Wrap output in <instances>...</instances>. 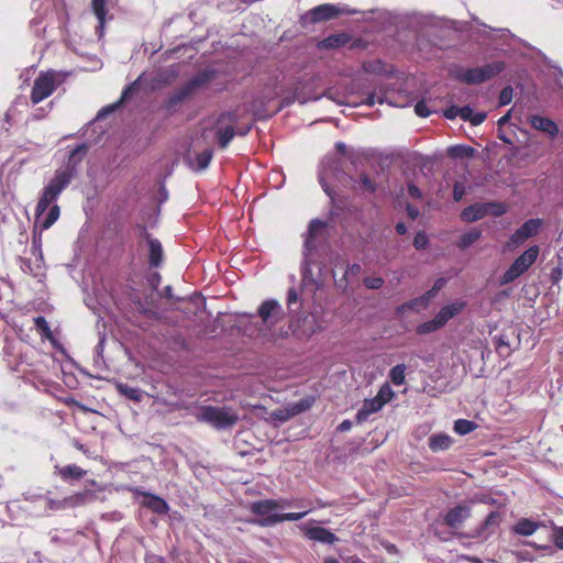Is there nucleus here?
I'll use <instances>...</instances> for the list:
<instances>
[{
	"label": "nucleus",
	"mask_w": 563,
	"mask_h": 563,
	"mask_svg": "<svg viewBox=\"0 0 563 563\" xmlns=\"http://www.w3.org/2000/svg\"><path fill=\"white\" fill-rule=\"evenodd\" d=\"M88 153L86 143L77 145L69 154L64 167L56 169L54 177L43 188L36 205V221L42 229H49L59 218L60 209L56 201L60 194L77 176L78 167Z\"/></svg>",
	"instance_id": "obj_1"
},
{
	"label": "nucleus",
	"mask_w": 563,
	"mask_h": 563,
	"mask_svg": "<svg viewBox=\"0 0 563 563\" xmlns=\"http://www.w3.org/2000/svg\"><path fill=\"white\" fill-rule=\"evenodd\" d=\"M324 223L314 219L310 222L303 244V258L301 264V277L305 285H313L320 288L324 282L325 264L324 255L327 245L323 243L320 232Z\"/></svg>",
	"instance_id": "obj_2"
},
{
	"label": "nucleus",
	"mask_w": 563,
	"mask_h": 563,
	"mask_svg": "<svg viewBox=\"0 0 563 563\" xmlns=\"http://www.w3.org/2000/svg\"><path fill=\"white\" fill-rule=\"evenodd\" d=\"M280 509L279 501L275 499H264L251 505V510L260 517L255 522L261 527H273L284 521H298L310 512V509L300 512L278 514Z\"/></svg>",
	"instance_id": "obj_3"
},
{
	"label": "nucleus",
	"mask_w": 563,
	"mask_h": 563,
	"mask_svg": "<svg viewBox=\"0 0 563 563\" xmlns=\"http://www.w3.org/2000/svg\"><path fill=\"white\" fill-rule=\"evenodd\" d=\"M192 415L199 422L207 423L217 430L230 429L239 421L238 412L229 406H198Z\"/></svg>",
	"instance_id": "obj_4"
},
{
	"label": "nucleus",
	"mask_w": 563,
	"mask_h": 563,
	"mask_svg": "<svg viewBox=\"0 0 563 563\" xmlns=\"http://www.w3.org/2000/svg\"><path fill=\"white\" fill-rule=\"evenodd\" d=\"M360 11L350 8L344 3H323L308 10L300 16V23L303 27L308 25L327 22L341 15H354Z\"/></svg>",
	"instance_id": "obj_5"
},
{
	"label": "nucleus",
	"mask_w": 563,
	"mask_h": 563,
	"mask_svg": "<svg viewBox=\"0 0 563 563\" xmlns=\"http://www.w3.org/2000/svg\"><path fill=\"white\" fill-rule=\"evenodd\" d=\"M505 68L503 62H493L482 67L461 68L457 70L455 77L467 85H478L489 80L490 78L499 75Z\"/></svg>",
	"instance_id": "obj_6"
},
{
	"label": "nucleus",
	"mask_w": 563,
	"mask_h": 563,
	"mask_svg": "<svg viewBox=\"0 0 563 563\" xmlns=\"http://www.w3.org/2000/svg\"><path fill=\"white\" fill-rule=\"evenodd\" d=\"M539 253L540 249L538 245H532L527 249L503 274L500 277L501 285L510 284L525 274L536 263Z\"/></svg>",
	"instance_id": "obj_7"
},
{
	"label": "nucleus",
	"mask_w": 563,
	"mask_h": 563,
	"mask_svg": "<svg viewBox=\"0 0 563 563\" xmlns=\"http://www.w3.org/2000/svg\"><path fill=\"white\" fill-rule=\"evenodd\" d=\"M319 183L323 188L327 196L332 202H334L335 192L331 188L329 181L338 180L341 181L345 174L341 169V163L335 157H325L319 168Z\"/></svg>",
	"instance_id": "obj_8"
},
{
	"label": "nucleus",
	"mask_w": 563,
	"mask_h": 563,
	"mask_svg": "<svg viewBox=\"0 0 563 563\" xmlns=\"http://www.w3.org/2000/svg\"><path fill=\"white\" fill-rule=\"evenodd\" d=\"M238 120L239 117L233 111L222 112L216 119L212 130L220 148H227L236 135L234 126Z\"/></svg>",
	"instance_id": "obj_9"
},
{
	"label": "nucleus",
	"mask_w": 563,
	"mask_h": 563,
	"mask_svg": "<svg viewBox=\"0 0 563 563\" xmlns=\"http://www.w3.org/2000/svg\"><path fill=\"white\" fill-rule=\"evenodd\" d=\"M95 498V493L90 490L79 492L63 499H52L47 495L42 512L44 515H48L51 511H59L80 507L87 503L92 501Z\"/></svg>",
	"instance_id": "obj_10"
},
{
	"label": "nucleus",
	"mask_w": 563,
	"mask_h": 563,
	"mask_svg": "<svg viewBox=\"0 0 563 563\" xmlns=\"http://www.w3.org/2000/svg\"><path fill=\"white\" fill-rule=\"evenodd\" d=\"M507 212V207L503 202H476L463 209L461 219L464 222H475L487 214L500 217Z\"/></svg>",
	"instance_id": "obj_11"
},
{
	"label": "nucleus",
	"mask_w": 563,
	"mask_h": 563,
	"mask_svg": "<svg viewBox=\"0 0 563 563\" xmlns=\"http://www.w3.org/2000/svg\"><path fill=\"white\" fill-rule=\"evenodd\" d=\"M54 70L42 71L36 79L31 91V101L34 104L48 98L56 89L58 80Z\"/></svg>",
	"instance_id": "obj_12"
},
{
	"label": "nucleus",
	"mask_w": 563,
	"mask_h": 563,
	"mask_svg": "<svg viewBox=\"0 0 563 563\" xmlns=\"http://www.w3.org/2000/svg\"><path fill=\"white\" fill-rule=\"evenodd\" d=\"M257 316L261 318L263 325L272 329L283 320L284 310L277 300L267 299L258 307Z\"/></svg>",
	"instance_id": "obj_13"
},
{
	"label": "nucleus",
	"mask_w": 563,
	"mask_h": 563,
	"mask_svg": "<svg viewBox=\"0 0 563 563\" xmlns=\"http://www.w3.org/2000/svg\"><path fill=\"white\" fill-rule=\"evenodd\" d=\"M501 522V514L499 511H490L485 520L472 532L467 534L468 538L487 540L498 529Z\"/></svg>",
	"instance_id": "obj_14"
},
{
	"label": "nucleus",
	"mask_w": 563,
	"mask_h": 563,
	"mask_svg": "<svg viewBox=\"0 0 563 563\" xmlns=\"http://www.w3.org/2000/svg\"><path fill=\"white\" fill-rule=\"evenodd\" d=\"M217 75L214 69H203L192 77L177 93V100L181 101L191 95L196 89L207 85Z\"/></svg>",
	"instance_id": "obj_15"
},
{
	"label": "nucleus",
	"mask_w": 563,
	"mask_h": 563,
	"mask_svg": "<svg viewBox=\"0 0 563 563\" xmlns=\"http://www.w3.org/2000/svg\"><path fill=\"white\" fill-rule=\"evenodd\" d=\"M472 515L471 507L466 504H460L450 508L444 517V523L451 529H459L462 527L465 520Z\"/></svg>",
	"instance_id": "obj_16"
},
{
	"label": "nucleus",
	"mask_w": 563,
	"mask_h": 563,
	"mask_svg": "<svg viewBox=\"0 0 563 563\" xmlns=\"http://www.w3.org/2000/svg\"><path fill=\"white\" fill-rule=\"evenodd\" d=\"M212 157L213 150L206 148L202 152L189 151L185 161L191 170L202 172L208 168Z\"/></svg>",
	"instance_id": "obj_17"
},
{
	"label": "nucleus",
	"mask_w": 563,
	"mask_h": 563,
	"mask_svg": "<svg viewBox=\"0 0 563 563\" xmlns=\"http://www.w3.org/2000/svg\"><path fill=\"white\" fill-rule=\"evenodd\" d=\"M301 530L305 537L312 541L323 544H334L338 541V537L323 527H301Z\"/></svg>",
	"instance_id": "obj_18"
},
{
	"label": "nucleus",
	"mask_w": 563,
	"mask_h": 563,
	"mask_svg": "<svg viewBox=\"0 0 563 563\" xmlns=\"http://www.w3.org/2000/svg\"><path fill=\"white\" fill-rule=\"evenodd\" d=\"M135 493L144 497L142 505L151 509L153 512L157 515H165L168 512L169 506L164 498L155 494L146 493L140 489H136Z\"/></svg>",
	"instance_id": "obj_19"
},
{
	"label": "nucleus",
	"mask_w": 563,
	"mask_h": 563,
	"mask_svg": "<svg viewBox=\"0 0 563 563\" xmlns=\"http://www.w3.org/2000/svg\"><path fill=\"white\" fill-rule=\"evenodd\" d=\"M531 126L538 131L548 134L550 137H555L559 134L558 124L547 117L532 115L530 119Z\"/></svg>",
	"instance_id": "obj_20"
},
{
	"label": "nucleus",
	"mask_w": 563,
	"mask_h": 563,
	"mask_svg": "<svg viewBox=\"0 0 563 563\" xmlns=\"http://www.w3.org/2000/svg\"><path fill=\"white\" fill-rule=\"evenodd\" d=\"M145 235L148 243V262L152 267H158L163 262V247L162 243L152 238L146 231Z\"/></svg>",
	"instance_id": "obj_21"
},
{
	"label": "nucleus",
	"mask_w": 563,
	"mask_h": 563,
	"mask_svg": "<svg viewBox=\"0 0 563 563\" xmlns=\"http://www.w3.org/2000/svg\"><path fill=\"white\" fill-rule=\"evenodd\" d=\"M34 227L35 228H34V232H33V236H32L31 252L35 256L36 268H41L43 261H44L43 252H42V232L45 229H42L41 224L37 223L36 220H35Z\"/></svg>",
	"instance_id": "obj_22"
},
{
	"label": "nucleus",
	"mask_w": 563,
	"mask_h": 563,
	"mask_svg": "<svg viewBox=\"0 0 563 563\" xmlns=\"http://www.w3.org/2000/svg\"><path fill=\"white\" fill-rule=\"evenodd\" d=\"M383 407L384 405L376 397L365 399L363 406L358 409L356 413V421L358 423L366 421L372 413L379 411Z\"/></svg>",
	"instance_id": "obj_23"
},
{
	"label": "nucleus",
	"mask_w": 563,
	"mask_h": 563,
	"mask_svg": "<svg viewBox=\"0 0 563 563\" xmlns=\"http://www.w3.org/2000/svg\"><path fill=\"white\" fill-rule=\"evenodd\" d=\"M350 42V35L346 33L331 34L319 42L318 47L321 49H333L346 45Z\"/></svg>",
	"instance_id": "obj_24"
},
{
	"label": "nucleus",
	"mask_w": 563,
	"mask_h": 563,
	"mask_svg": "<svg viewBox=\"0 0 563 563\" xmlns=\"http://www.w3.org/2000/svg\"><path fill=\"white\" fill-rule=\"evenodd\" d=\"M538 54L541 56L544 65L547 67L553 69V73H552L553 89L556 91H563V70H562V68L559 65L554 64L550 58H548L540 51H538Z\"/></svg>",
	"instance_id": "obj_25"
},
{
	"label": "nucleus",
	"mask_w": 563,
	"mask_h": 563,
	"mask_svg": "<svg viewBox=\"0 0 563 563\" xmlns=\"http://www.w3.org/2000/svg\"><path fill=\"white\" fill-rule=\"evenodd\" d=\"M465 307L464 301H455L450 305H446L441 308V310L435 314L438 319L441 321L443 327L446 324V322L459 314Z\"/></svg>",
	"instance_id": "obj_26"
},
{
	"label": "nucleus",
	"mask_w": 563,
	"mask_h": 563,
	"mask_svg": "<svg viewBox=\"0 0 563 563\" xmlns=\"http://www.w3.org/2000/svg\"><path fill=\"white\" fill-rule=\"evenodd\" d=\"M539 522L522 518L512 527V531L515 534L529 537L532 536L539 529Z\"/></svg>",
	"instance_id": "obj_27"
},
{
	"label": "nucleus",
	"mask_w": 563,
	"mask_h": 563,
	"mask_svg": "<svg viewBox=\"0 0 563 563\" xmlns=\"http://www.w3.org/2000/svg\"><path fill=\"white\" fill-rule=\"evenodd\" d=\"M452 444V438L445 433L432 434L429 438V448L432 452L445 451Z\"/></svg>",
	"instance_id": "obj_28"
},
{
	"label": "nucleus",
	"mask_w": 563,
	"mask_h": 563,
	"mask_svg": "<svg viewBox=\"0 0 563 563\" xmlns=\"http://www.w3.org/2000/svg\"><path fill=\"white\" fill-rule=\"evenodd\" d=\"M58 473L63 479H80L85 476L86 471L76 464H69L58 468Z\"/></svg>",
	"instance_id": "obj_29"
},
{
	"label": "nucleus",
	"mask_w": 563,
	"mask_h": 563,
	"mask_svg": "<svg viewBox=\"0 0 563 563\" xmlns=\"http://www.w3.org/2000/svg\"><path fill=\"white\" fill-rule=\"evenodd\" d=\"M361 265L357 263L349 265L345 269L343 277L340 280L335 282L336 287L346 289L351 282V278L357 277L361 273Z\"/></svg>",
	"instance_id": "obj_30"
},
{
	"label": "nucleus",
	"mask_w": 563,
	"mask_h": 563,
	"mask_svg": "<svg viewBox=\"0 0 563 563\" xmlns=\"http://www.w3.org/2000/svg\"><path fill=\"white\" fill-rule=\"evenodd\" d=\"M313 402L312 398H303L300 399L297 402L289 404L287 407V415L285 416V419H289L292 416L299 415L306 410H308Z\"/></svg>",
	"instance_id": "obj_31"
},
{
	"label": "nucleus",
	"mask_w": 563,
	"mask_h": 563,
	"mask_svg": "<svg viewBox=\"0 0 563 563\" xmlns=\"http://www.w3.org/2000/svg\"><path fill=\"white\" fill-rule=\"evenodd\" d=\"M541 227H542L541 219H529L522 225H520L518 229L521 231V233L528 240L529 238L537 235L539 230L541 229Z\"/></svg>",
	"instance_id": "obj_32"
},
{
	"label": "nucleus",
	"mask_w": 563,
	"mask_h": 563,
	"mask_svg": "<svg viewBox=\"0 0 563 563\" xmlns=\"http://www.w3.org/2000/svg\"><path fill=\"white\" fill-rule=\"evenodd\" d=\"M482 235V231L478 229H472L471 231L462 234L457 241V246L461 250H466L474 244Z\"/></svg>",
	"instance_id": "obj_33"
},
{
	"label": "nucleus",
	"mask_w": 563,
	"mask_h": 563,
	"mask_svg": "<svg viewBox=\"0 0 563 563\" xmlns=\"http://www.w3.org/2000/svg\"><path fill=\"white\" fill-rule=\"evenodd\" d=\"M34 324H35L36 330L40 332V334L43 339H46V340L51 341L52 343L55 342L51 327L43 316H38V317L34 318Z\"/></svg>",
	"instance_id": "obj_34"
},
{
	"label": "nucleus",
	"mask_w": 563,
	"mask_h": 563,
	"mask_svg": "<svg viewBox=\"0 0 563 563\" xmlns=\"http://www.w3.org/2000/svg\"><path fill=\"white\" fill-rule=\"evenodd\" d=\"M406 368L405 364H398L390 368L388 376L394 385L401 386L405 384Z\"/></svg>",
	"instance_id": "obj_35"
},
{
	"label": "nucleus",
	"mask_w": 563,
	"mask_h": 563,
	"mask_svg": "<svg viewBox=\"0 0 563 563\" xmlns=\"http://www.w3.org/2000/svg\"><path fill=\"white\" fill-rule=\"evenodd\" d=\"M474 153L475 150L467 145H454L448 148V155L451 158L472 157Z\"/></svg>",
	"instance_id": "obj_36"
},
{
	"label": "nucleus",
	"mask_w": 563,
	"mask_h": 563,
	"mask_svg": "<svg viewBox=\"0 0 563 563\" xmlns=\"http://www.w3.org/2000/svg\"><path fill=\"white\" fill-rule=\"evenodd\" d=\"M442 327H443V324L441 323V321L438 319L437 316H434L433 319L419 324L417 327L416 331L418 334L423 335V334H429V333L435 332L437 330L441 329Z\"/></svg>",
	"instance_id": "obj_37"
},
{
	"label": "nucleus",
	"mask_w": 563,
	"mask_h": 563,
	"mask_svg": "<svg viewBox=\"0 0 563 563\" xmlns=\"http://www.w3.org/2000/svg\"><path fill=\"white\" fill-rule=\"evenodd\" d=\"M118 389L121 395L125 396L128 399L134 401H141L143 399V391L140 388L131 387L126 384H120Z\"/></svg>",
	"instance_id": "obj_38"
},
{
	"label": "nucleus",
	"mask_w": 563,
	"mask_h": 563,
	"mask_svg": "<svg viewBox=\"0 0 563 563\" xmlns=\"http://www.w3.org/2000/svg\"><path fill=\"white\" fill-rule=\"evenodd\" d=\"M48 493L44 494V493H41V492H35V490H27L25 493H23V500L24 501H27L30 504H38L40 506V509L43 510V506L45 504V499L47 497Z\"/></svg>",
	"instance_id": "obj_39"
},
{
	"label": "nucleus",
	"mask_w": 563,
	"mask_h": 563,
	"mask_svg": "<svg viewBox=\"0 0 563 563\" xmlns=\"http://www.w3.org/2000/svg\"><path fill=\"white\" fill-rule=\"evenodd\" d=\"M476 429V423L466 420V419H459L454 422V431L460 435H465L471 433Z\"/></svg>",
	"instance_id": "obj_40"
},
{
	"label": "nucleus",
	"mask_w": 563,
	"mask_h": 563,
	"mask_svg": "<svg viewBox=\"0 0 563 563\" xmlns=\"http://www.w3.org/2000/svg\"><path fill=\"white\" fill-rule=\"evenodd\" d=\"M92 10L99 21V27L102 29L106 21V0H92Z\"/></svg>",
	"instance_id": "obj_41"
},
{
	"label": "nucleus",
	"mask_w": 563,
	"mask_h": 563,
	"mask_svg": "<svg viewBox=\"0 0 563 563\" xmlns=\"http://www.w3.org/2000/svg\"><path fill=\"white\" fill-rule=\"evenodd\" d=\"M527 241L526 236L521 233L519 229H517L509 238L508 242L505 245V249L508 251L515 250L519 245L523 244Z\"/></svg>",
	"instance_id": "obj_42"
},
{
	"label": "nucleus",
	"mask_w": 563,
	"mask_h": 563,
	"mask_svg": "<svg viewBox=\"0 0 563 563\" xmlns=\"http://www.w3.org/2000/svg\"><path fill=\"white\" fill-rule=\"evenodd\" d=\"M143 77H144V74L139 76V78L136 80H134L132 84L128 85L123 89L120 101L128 100L139 90L141 84H142Z\"/></svg>",
	"instance_id": "obj_43"
},
{
	"label": "nucleus",
	"mask_w": 563,
	"mask_h": 563,
	"mask_svg": "<svg viewBox=\"0 0 563 563\" xmlns=\"http://www.w3.org/2000/svg\"><path fill=\"white\" fill-rule=\"evenodd\" d=\"M394 395H395V393L391 389L390 385L388 383H385L380 386V388L375 397L378 400H380L383 405H386L387 402H389L393 399Z\"/></svg>",
	"instance_id": "obj_44"
},
{
	"label": "nucleus",
	"mask_w": 563,
	"mask_h": 563,
	"mask_svg": "<svg viewBox=\"0 0 563 563\" xmlns=\"http://www.w3.org/2000/svg\"><path fill=\"white\" fill-rule=\"evenodd\" d=\"M287 306L290 312H297L300 309L298 292L295 288H290L287 292Z\"/></svg>",
	"instance_id": "obj_45"
},
{
	"label": "nucleus",
	"mask_w": 563,
	"mask_h": 563,
	"mask_svg": "<svg viewBox=\"0 0 563 563\" xmlns=\"http://www.w3.org/2000/svg\"><path fill=\"white\" fill-rule=\"evenodd\" d=\"M429 243V240H428V236L424 232L420 231L418 232L416 235H415V239H413V246L417 249V250H423L427 247Z\"/></svg>",
	"instance_id": "obj_46"
},
{
	"label": "nucleus",
	"mask_w": 563,
	"mask_h": 563,
	"mask_svg": "<svg viewBox=\"0 0 563 563\" xmlns=\"http://www.w3.org/2000/svg\"><path fill=\"white\" fill-rule=\"evenodd\" d=\"M512 88L510 86L505 87L499 93V106H507L512 100Z\"/></svg>",
	"instance_id": "obj_47"
},
{
	"label": "nucleus",
	"mask_w": 563,
	"mask_h": 563,
	"mask_svg": "<svg viewBox=\"0 0 563 563\" xmlns=\"http://www.w3.org/2000/svg\"><path fill=\"white\" fill-rule=\"evenodd\" d=\"M364 286L367 289H379L384 285V279L382 277H366L364 279Z\"/></svg>",
	"instance_id": "obj_48"
},
{
	"label": "nucleus",
	"mask_w": 563,
	"mask_h": 563,
	"mask_svg": "<svg viewBox=\"0 0 563 563\" xmlns=\"http://www.w3.org/2000/svg\"><path fill=\"white\" fill-rule=\"evenodd\" d=\"M552 541L556 548L563 550V527H555L553 529Z\"/></svg>",
	"instance_id": "obj_49"
},
{
	"label": "nucleus",
	"mask_w": 563,
	"mask_h": 563,
	"mask_svg": "<svg viewBox=\"0 0 563 563\" xmlns=\"http://www.w3.org/2000/svg\"><path fill=\"white\" fill-rule=\"evenodd\" d=\"M415 112L420 118H427L431 113V111L427 107V103L423 100H420L416 103Z\"/></svg>",
	"instance_id": "obj_50"
},
{
	"label": "nucleus",
	"mask_w": 563,
	"mask_h": 563,
	"mask_svg": "<svg viewBox=\"0 0 563 563\" xmlns=\"http://www.w3.org/2000/svg\"><path fill=\"white\" fill-rule=\"evenodd\" d=\"M466 194V187L463 183L456 181L453 187V199L460 201Z\"/></svg>",
	"instance_id": "obj_51"
},
{
	"label": "nucleus",
	"mask_w": 563,
	"mask_h": 563,
	"mask_svg": "<svg viewBox=\"0 0 563 563\" xmlns=\"http://www.w3.org/2000/svg\"><path fill=\"white\" fill-rule=\"evenodd\" d=\"M360 183L364 189L371 192L375 191V185L366 174L360 176Z\"/></svg>",
	"instance_id": "obj_52"
},
{
	"label": "nucleus",
	"mask_w": 563,
	"mask_h": 563,
	"mask_svg": "<svg viewBox=\"0 0 563 563\" xmlns=\"http://www.w3.org/2000/svg\"><path fill=\"white\" fill-rule=\"evenodd\" d=\"M472 114H473V109L470 106H464V107L460 108L459 117L463 121H470L471 122Z\"/></svg>",
	"instance_id": "obj_53"
},
{
	"label": "nucleus",
	"mask_w": 563,
	"mask_h": 563,
	"mask_svg": "<svg viewBox=\"0 0 563 563\" xmlns=\"http://www.w3.org/2000/svg\"><path fill=\"white\" fill-rule=\"evenodd\" d=\"M508 347H509V342H508L507 338L505 335H499L497 338V345H496V350L498 351V353L503 354L504 350H508Z\"/></svg>",
	"instance_id": "obj_54"
},
{
	"label": "nucleus",
	"mask_w": 563,
	"mask_h": 563,
	"mask_svg": "<svg viewBox=\"0 0 563 563\" xmlns=\"http://www.w3.org/2000/svg\"><path fill=\"white\" fill-rule=\"evenodd\" d=\"M383 103L384 99L375 92L367 95L364 103L368 107H373L375 103Z\"/></svg>",
	"instance_id": "obj_55"
},
{
	"label": "nucleus",
	"mask_w": 563,
	"mask_h": 563,
	"mask_svg": "<svg viewBox=\"0 0 563 563\" xmlns=\"http://www.w3.org/2000/svg\"><path fill=\"white\" fill-rule=\"evenodd\" d=\"M408 195L413 199H421L422 192L421 190L412 183L408 184Z\"/></svg>",
	"instance_id": "obj_56"
},
{
	"label": "nucleus",
	"mask_w": 563,
	"mask_h": 563,
	"mask_svg": "<svg viewBox=\"0 0 563 563\" xmlns=\"http://www.w3.org/2000/svg\"><path fill=\"white\" fill-rule=\"evenodd\" d=\"M459 111H460V107L452 106V107L448 108L446 110H444L443 115L449 120H453L456 117H459Z\"/></svg>",
	"instance_id": "obj_57"
},
{
	"label": "nucleus",
	"mask_w": 563,
	"mask_h": 563,
	"mask_svg": "<svg viewBox=\"0 0 563 563\" xmlns=\"http://www.w3.org/2000/svg\"><path fill=\"white\" fill-rule=\"evenodd\" d=\"M444 284H445V279L444 278H439L434 283V286H433L432 290H430V291H428L426 294V299L428 300L429 298H431L434 292H437L438 290H440L443 287Z\"/></svg>",
	"instance_id": "obj_58"
},
{
	"label": "nucleus",
	"mask_w": 563,
	"mask_h": 563,
	"mask_svg": "<svg viewBox=\"0 0 563 563\" xmlns=\"http://www.w3.org/2000/svg\"><path fill=\"white\" fill-rule=\"evenodd\" d=\"M485 119H486L485 112H476V113L473 112L471 123L473 125H479L485 121Z\"/></svg>",
	"instance_id": "obj_59"
},
{
	"label": "nucleus",
	"mask_w": 563,
	"mask_h": 563,
	"mask_svg": "<svg viewBox=\"0 0 563 563\" xmlns=\"http://www.w3.org/2000/svg\"><path fill=\"white\" fill-rule=\"evenodd\" d=\"M21 268L24 273H29L33 276L37 275L30 260H22Z\"/></svg>",
	"instance_id": "obj_60"
},
{
	"label": "nucleus",
	"mask_w": 563,
	"mask_h": 563,
	"mask_svg": "<svg viewBox=\"0 0 563 563\" xmlns=\"http://www.w3.org/2000/svg\"><path fill=\"white\" fill-rule=\"evenodd\" d=\"M161 282V275L158 273H153L151 274V276L148 277V283L151 284V286L156 289L158 284Z\"/></svg>",
	"instance_id": "obj_61"
},
{
	"label": "nucleus",
	"mask_w": 563,
	"mask_h": 563,
	"mask_svg": "<svg viewBox=\"0 0 563 563\" xmlns=\"http://www.w3.org/2000/svg\"><path fill=\"white\" fill-rule=\"evenodd\" d=\"M352 428V422L350 420H343L336 428L338 431L340 432H346L349 430H351Z\"/></svg>",
	"instance_id": "obj_62"
},
{
	"label": "nucleus",
	"mask_w": 563,
	"mask_h": 563,
	"mask_svg": "<svg viewBox=\"0 0 563 563\" xmlns=\"http://www.w3.org/2000/svg\"><path fill=\"white\" fill-rule=\"evenodd\" d=\"M42 23L40 18H34L31 21V27L34 30L35 34L40 36L41 32L44 31V29H38L37 26Z\"/></svg>",
	"instance_id": "obj_63"
},
{
	"label": "nucleus",
	"mask_w": 563,
	"mask_h": 563,
	"mask_svg": "<svg viewBox=\"0 0 563 563\" xmlns=\"http://www.w3.org/2000/svg\"><path fill=\"white\" fill-rule=\"evenodd\" d=\"M407 213L408 216L411 218V219H416L419 214V211L416 207L411 206V205H407Z\"/></svg>",
	"instance_id": "obj_64"
}]
</instances>
